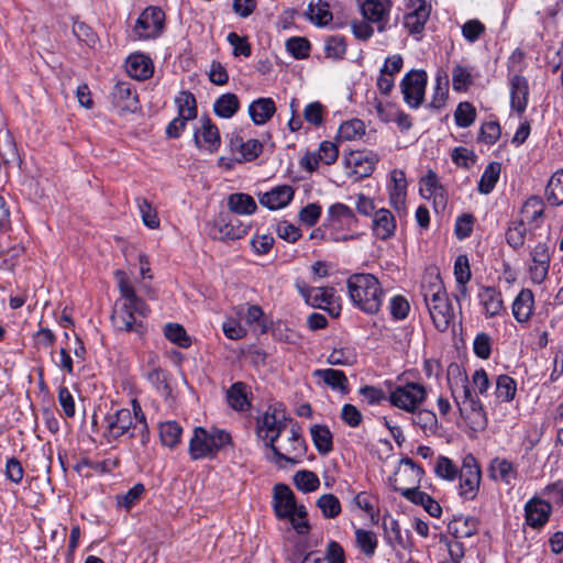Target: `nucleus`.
<instances>
[{"label":"nucleus","instance_id":"obj_53","mask_svg":"<svg viewBox=\"0 0 563 563\" xmlns=\"http://www.w3.org/2000/svg\"><path fill=\"white\" fill-rule=\"evenodd\" d=\"M136 203L143 220V223L150 229L159 227V219L156 209L146 198H136Z\"/></svg>","mask_w":563,"mask_h":563},{"label":"nucleus","instance_id":"obj_17","mask_svg":"<svg viewBox=\"0 0 563 563\" xmlns=\"http://www.w3.org/2000/svg\"><path fill=\"white\" fill-rule=\"evenodd\" d=\"M229 148L235 156L236 162H252L263 152V144L256 139L244 141L239 134H231Z\"/></svg>","mask_w":563,"mask_h":563},{"label":"nucleus","instance_id":"obj_28","mask_svg":"<svg viewBox=\"0 0 563 563\" xmlns=\"http://www.w3.org/2000/svg\"><path fill=\"white\" fill-rule=\"evenodd\" d=\"M383 527L387 542L395 547L398 545L401 549L408 550L411 548L412 542L410 539L409 531L402 533L399 522L394 518H384Z\"/></svg>","mask_w":563,"mask_h":563},{"label":"nucleus","instance_id":"obj_42","mask_svg":"<svg viewBox=\"0 0 563 563\" xmlns=\"http://www.w3.org/2000/svg\"><path fill=\"white\" fill-rule=\"evenodd\" d=\"M183 428L176 421H165L159 424V438L165 446L174 449L180 442Z\"/></svg>","mask_w":563,"mask_h":563},{"label":"nucleus","instance_id":"obj_54","mask_svg":"<svg viewBox=\"0 0 563 563\" xmlns=\"http://www.w3.org/2000/svg\"><path fill=\"white\" fill-rule=\"evenodd\" d=\"M165 336L180 347H188L191 344L190 338L187 335L183 325L178 323H167L164 330Z\"/></svg>","mask_w":563,"mask_h":563},{"label":"nucleus","instance_id":"obj_16","mask_svg":"<svg viewBox=\"0 0 563 563\" xmlns=\"http://www.w3.org/2000/svg\"><path fill=\"white\" fill-rule=\"evenodd\" d=\"M404 25L410 34H420L428 21L431 5L427 0H410Z\"/></svg>","mask_w":563,"mask_h":563},{"label":"nucleus","instance_id":"obj_39","mask_svg":"<svg viewBox=\"0 0 563 563\" xmlns=\"http://www.w3.org/2000/svg\"><path fill=\"white\" fill-rule=\"evenodd\" d=\"M448 529L457 539L471 538L477 532V521L472 517L460 516L449 523Z\"/></svg>","mask_w":563,"mask_h":563},{"label":"nucleus","instance_id":"obj_7","mask_svg":"<svg viewBox=\"0 0 563 563\" xmlns=\"http://www.w3.org/2000/svg\"><path fill=\"white\" fill-rule=\"evenodd\" d=\"M286 428L285 413L269 407L267 411L257 419V435L266 441V446L275 450V442Z\"/></svg>","mask_w":563,"mask_h":563},{"label":"nucleus","instance_id":"obj_1","mask_svg":"<svg viewBox=\"0 0 563 563\" xmlns=\"http://www.w3.org/2000/svg\"><path fill=\"white\" fill-rule=\"evenodd\" d=\"M114 276L121 298L112 312V324L117 331L143 333L145 328L142 319L147 314V306L136 295L132 283L123 271H115Z\"/></svg>","mask_w":563,"mask_h":563},{"label":"nucleus","instance_id":"obj_62","mask_svg":"<svg viewBox=\"0 0 563 563\" xmlns=\"http://www.w3.org/2000/svg\"><path fill=\"white\" fill-rule=\"evenodd\" d=\"M309 16L317 25H327L332 20V13L327 3L310 4Z\"/></svg>","mask_w":563,"mask_h":563},{"label":"nucleus","instance_id":"obj_13","mask_svg":"<svg viewBox=\"0 0 563 563\" xmlns=\"http://www.w3.org/2000/svg\"><path fill=\"white\" fill-rule=\"evenodd\" d=\"M247 225L236 217L220 214L210 229V236L214 240H239L247 233Z\"/></svg>","mask_w":563,"mask_h":563},{"label":"nucleus","instance_id":"obj_9","mask_svg":"<svg viewBox=\"0 0 563 563\" xmlns=\"http://www.w3.org/2000/svg\"><path fill=\"white\" fill-rule=\"evenodd\" d=\"M427 73L424 70H410L400 82L404 99L410 108L417 109L423 102L427 86Z\"/></svg>","mask_w":563,"mask_h":563},{"label":"nucleus","instance_id":"obj_55","mask_svg":"<svg viewBox=\"0 0 563 563\" xmlns=\"http://www.w3.org/2000/svg\"><path fill=\"white\" fill-rule=\"evenodd\" d=\"M286 49L296 59H303L309 56L311 45L306 37L294 36L287 40Z\"/></svg>","mask_w":563,"mask_h":563},{"label":"nucleus","instance_id":"obj_58","mask_svg":"<svg viewBox=\"0 0 563 563\" xmlns=\"http://www.w3.org/2000/svg\"><path fill=\"white\" fill-rule=\"evenodd\" d=\"M449 84L446 77H442L440 74L435 78V87L432 96L430 106L434 109H441L446 101L449 92Z\"/></svg>","mask_w":563,"mask_h":563},{"label":"nucleus","instance_id":"obj_5","mask_svg":"<svg viewBox=\"0 0 563 563\" xmlns=\"http://www.w3.org/2000/svg\"><path fill=\"white\" fill-rule=\"evenodd\" d=\"M231 443V435L222 429L207 430L196 427L189 442V455L192 460L213 457L225 445Z\"/></svg>","mask_w":563,"mask_h":563},{"label":"nucleus","instance_id":"obj_35","mask_svg":"<svg viewBox=\"0 0 563 563\" xmlns=\"http://www.w3.org/2000/svg\"><path fill=\"white\" fill-rule=\"evenodd\" d=\"M247 388L245 383L236 382L228 389V402L234 410L244 411L251 407L247 398Z\"/></svg>","mask_w":563,"mask_h":563},{"label":"nucleus","instance_id":"obj_48","mask_svg":"<svg viewBox=\"0 0 563 563\" xmlns=\"http://www.w3.org/2000/svg\"><path fill=\"white\" fill-rule=\"evenodd\" d=\"M113 97L120 101H125L124 108L126 109L134 111L137 107V95L130 82H118L113 89Z\"/></svg>","mask_w":563,"mask_h":563},{"label":"nucleus","instance_id":"obj_63","mask_svg":"<svg viewBox=\"0 0 563 563\" xmlns=\"http://www.w3.org/2000/svg\"><path fill=\"white\" fill-rule=\"evenodd\" d=\"M485 32V25L479 20H468L462 26V34L470 43L476 42Z\"/></svg>","mask_w":563,"mask_h":563},{"label":"nucleus","instance_id":"obj_10","mask_svg":"<svg viewBox=\"0 0 563 563\" xmlns=\"http://www.w3.org/2000/svg\"><path fill=\"white\" fill-rule=\"evenodd\" d=\"M164 22V11L158 7H148L136 20L134 30L140 38H155L162 33Z\"/></svg>","mask_w":563,"mask_h":563},{"label":"nucleus","instance_id":"obj_61","mask_svg":"<svg viewBox=\"0 0 563 563\" xmlns=\"http://www.w3.org/2000/svg\"><path fill=\"white\" fill-rule=\"evenodd\" d=\"M434 472L439 477L452 481L457 474V468L446 456H439L435 463Z\"/></svg>","mask_w":563,"mask_h":563},{"label":"nucleus","instance_id":"obj_37","mask_svg":"<svg viewBox=\"0 0 563 563\" xmlns=\"http://www.w3.org/2000/svg\"><path fill=\"white\" fill-rule=\"evenodd\" d=\"M240 109V101L235 93L221 95L213 103L214 113L223 119L232 118Z\"/></svg>","mask_w":563,"mask_h":563},{"label":"nucleus","instance_id":"obj_57","mask_svg":"<svg viewBox=\"0 0 563 563\" xmlns=\"http://www.w3.org/2000/svg\"><path fill=\"white\" fill-rule=\"evenodd\" d=\"M324 52L328 58H342L346 52L345 38L340 35H333L328 37L324 45Z\"/></svg>","mask_w":563,"mask_h":563},{"label":"nucleus","instance_id":"obj_64","mask_svg":"<svg viewBox=\"0 0 563 563\" xmlns=\"http://www.w3.org/2000/svg\"><path fill=\"white\" fill-rule=\"evenodd\" d=\"M471 85L470 71L461 66L456 65L452 70V86L455 91H463Z\"/></svg>","mask_w":563,"mask_h":563},{"label":"nucleus","instance_id":"obj_2","mask_svg":"<svg viewBox=\"0 0 563 563\" xmlns=\"http://www.w3.org/2000/svg\"><path fill=\"white\" fill-rule=\"evenodd\" d=\"M106 428L103 438L112 443L126 437L137 439L141 445L146 446L150 441V430L146 417L136 399L132 400V408L118 409L104 417Z\"/></svg>","mask_w":563,"mask_h":563},{"label":"nucleus","instance_id":"obj_31","mask_svg":"<svg viewBox=\"0 0 563 563\" xmlns=\"http://www.w3.org/2000/svg\"><path fill=\"white\" fill-rule=\"evenodd\" d=\"M275 112L276 107L272 98H258L249 106V114L256 125L268 122Z\"/></svg>","mask_w":563,"mask_h":563},{"label":"nucleus","instance_id":"obj_22","mask_svg":"<svg viewBox=\"0 0 563 563\" xmlns=\"http://www.w3.org/2000/svg\"><path fill=\"white\" fill-rule=\"evenodd\" d=\"M377 163L376 155L372 153L353 151L345 157V164L357 179L368 177Z\"/></svg>","mask_w":563,"mask_h":563},{"label":"nucleus","instance_id":"obj_36","mask_svg":"<svg viewBox=\"0 0 563 563\" xmlns=\"http://www.w3.org/2000/svg\"><path fill=\"white\" fill-rule=\"evenodd\" d=\"M421 291L426 305L448 295L439 274L426 276Z\"/></svg>","mask_w":563,"mask_h":563},{"label":"nucleus","instance_id":"obj_46","mask_svg":"<svg viewBox=\"0 0 563 563\" xmlns=\"http://www.w3.org/2000/svg\"><path fill=\"white\" fill-rule=\"evenodd\" d=\"M454 276L460 286V292L466 295V284L470 282L472 273L466 255H460L454 263Z\"/></svg>","mask_w":563,"mask_h":563},{"label":"nucleus","instance_id":"obj_29","mask_svg":"<svg viewBox=\"0 0 563 563\" xmlns=\"http://www.w3.org/2000/svg\"><path fill=\"white\" fill-rule=\"evenodd\" d=\"M533 308H534L533 292L528 288L521 289L520 292L515 298L514 303H512V314H514L515 319L519 323L527 322L533 313Z\"/></svg>","mask_w":563,"mask_h":563},{"label":"nucleus","instance_id":"obj_40","mask_svg":"<svg viewBox=\"0 0 563 563\" xmlns=\"http://www.w3.org/2000/svg\"><path fill=\"white\" fill-rule=\"evenodd\" d=\"M228 207L236 214H252L256 210V202L250 195L238 192L229 196Z\"/></svg>","mask_w":563,"mask_h":563},{"label":"nucleus","instance_id":"obj_51","mask_svg":"<svg viewBox=\"0 0 563 563\" xmlns=\"http://www.w3.org/2000/svg\"><path fill=\"white\" fill-rule=\"evenodd\" d=\"M175 102L178 106V114L187 119H195L197 115V106L195 96L189 91H181L176 97Z\"/></svg>","mask_w":563,"mask_h":563},{"label":"nucleus","instance_id":"obj_34","mask_svg":"<svg viewBox=\"0 0 563 563\" xmlns=\"http://www.w3.org/2000/svg\"><path fill=\"white\" fill-rule=\"evenodd\" d=\"M126 70L132 78L146 79L153 73L152 62L142 54L131 55L126 60Z\"/></svg>","mask_w":563,"mask_h":563},{"label":"nucleus","instance_id":"obj_27","mask_svg":"<svg viewBox=\"0 0 563 563\" xmlns=\"http://www.w3.org/2000/svg\"><path fill=\"white\" fill-rule=\"evenodd\" d=\"M396 230V221L393 213L380 208L373 216V232L377 239L387 240L394 235Z\"/></svg>","mask_w":563,"mask_h":563},{"label":"nucleus","instance_id":"obj_44","mask_svg":"<svg viewBox=\"0 0 563 563\" xmlns=\"http://www.w3.org/2000/svg\"><path fill=\"white\" fill-rule=\"evenodd\" d=\"M501 166L499 163L493 162L490 163L484 170L481 180L478 183V191L484 195H488L495 188L499 175H500Z\"/></svg>","mask_w":563,"mask_h":563},{"label":"nucleus","instance_id":"obj_8","mask_svg":"<svg viewBox=\"0 0 563 563\" xmlns=\"http://www.w3.org/2000/svg\"><path fill=\"white\" fill-rule=\"evenodd\" d=\"M422 475V467L417 465L413 460L405 457L400 461L399 467L390 478V483L395 490L405 496L407 490H412L419 486Z\"/></svg>","mask_w":563,"mask_h":563},{"label":"nucleus","instance_id":"obj_20","mask_svg":"<svg viewBox=\"0 0 563 563\" xmlns=\"http://www.w3.org/2000/svg\"><path fill=\"white\" fill-rule=\"evenodd\" d=\"M200 121L201 129L195 132V143L198 148L213 153L221 143L219 130L209 117H202Z\"/></svg>","mask_w":563,"mask_h":563},{"label":"nucleus","instance_id":"obj_50","mask_svg":"<svg viewBox=\"0 0 563 563\" xmlns=\"http://www.w3.org/2000/svg\"><path fill=\"white\" fill-rule=\"evenodd\" d=\"M355 539L357 547L366 556L374 555L378 544V540L373 531L356 529Z\"/></svg>","mask_w":563,"mask_h":563},{"label":"nucleus","instance_id":"obj_52","mask_svg":"<svg viewBox=\"0 0 563 563\" xmlns=\"http://www.w3.org/2000/svg\"><path fill=\"white\" fill-rule=\"evenodd\" d=\"M526 231L523 219L512 221L506 232L507 243L515 250L520 249L525 243Z\"/></svg>","mask_w":563,"mask_h":563},{"label":"nucleus","instance_id":"obj_59","mask_svg":"<svg viewBox=\"0 0 563 563\" xmlns=\"http://www.w3.org/2000/svg\"><path fill=\"white\" fill-rule=\"evenodd\" d=\"M364 132V123L357 119L346 121L339 128V135L343 140H354L361 137Z\"/></svg>","mask_w":563,"mask_h":563},{"label":"nucleus","instance_id":"obj_19","mask_svg":"<svg viewBox=\"0 0 563 563\" xmlns=\"http://www.w3.org/2000/svg\"><path fill=\"white\" fill-rule=\"evenodd\" d=\"M508 85L510 90V107L516 112L523 113L529 100L528 79L522 75L515 73L508 76Z\"/></svg>","mask_w":563,"mask_h":563},{"label":"nucleus","instance_id":"obj_32","mask_svg":"<svg viewBox=\"0 0 563 563\" xmlns=\"http://www.w3.org/2000/svg\"><path fill=\"white\" fill-rule=\"evenodd\" d=\"M407 181L405 173L400 169L391 172V186L389 187V200L391 206L400 211L405 208Z\"/></svg>","mask_w":563,"mask_h":563},{"label":"nucleus","instance_id":"obj_4","mask_svg":"<svg viewBox=\"0 0 563 563\" xmlns=\"http://www.w3.org/2000/svg\"><path fill=\"white\" fill-rule=\"evenodd\" d=\"M451 394L459 408L460 415L473 429H484L487 426L486 413L479 399L474 396L465 374H459L452 382L449 379Z\"/></svg>","mask_w":563,"mask_h":563},{"label":"nucleus","instance_id":"obj_18","mask_svg":"<svg viewBox=\"0 0 563 563\" xmlns=\"http://www.w3.org/2000/svg\"><path fill=\"white\" fill-rule=\"evenodd\" d=\"M552 505L540 498L532 497L525 505L526 523L533 529H541L550 519Z\"/></svg>","mask_w":563,"mask_h":563},{"label":"nucleus","instance_id":"obj_43","mask_svg":"<svg viewBox=\"0 0 563 563\" xmlns=\"http://www.w3.org/2000/svg\"><path fill=\"white\" fill-rule=\"evenodd\" d=\"M545 197L552 206L563 205V169L558 170L550 178L545 188Z\"/></svg>","mask_w":563,"mask_h":563},{"label":"nucleus","instance_id":"obj_38","mask_svg":"<svg viewBox=\"0 0 563 563\" xmlns=\"http://www.w3.org/2000/svg\"><path fill=\"white\" fill-rule=\"evenodd\" d=\"M310 433L316 449L320 454L327 455L333 450L332 433L327 426L314 424L311 427Z\"/></svg>","mask_w":563,"mask_h":563},{"label":"nucleus","instance_id":"obj_6","mask_svg":"<svg viewBox=\"0 0 563 563\" xmlns=\"http://www.w3.org/2000/svg\"><path fill=\"white\" fill-rule=\"evenodd\" d=\"M388 385V401L391 406L409 413H416L427 398V390L419 383H407L405 385Z\"/></svg>","mask_w":563,"mask_h":563},{"label":"nucleus","instance_id":"obj_30","mask_svg":"<svg viewBox=\"0 0 563 563\" xmlns=\"http://www.w3.org/2000/svg\"><path fill=\"white\" fill-rule=\"evenodd\" d=\"M490 477L500 481L506 485H514L518 476V471L514 463L503 457H495L489 466Z\"/></svg>","mask_w":563,"mask_h":563},{"label":"nucleus","instance_id":"obj_23","mask_svg":"<svg viewBox=\"0 0 563 563\" xmlns=\"http://www.w3.org/2000/svg\"><path fill=\"white\" fill-rule=\"evenodd\" d=\"M477 298L486 318L499 316L505 310L501 292L495 287H481Z\"/></svg>","mask_w":563,"mask_h":563},{"label":"nucleus","instance_id":"obj_25","mask_svg":"<svg viewBox=\"0 0 563 563\" xmlns=\"http://www.w3.org/2000/svg\"><path fill=\"white\" fill-rule=\"evenodd\" d=\"M356 221L353 210L344 203H334L328 210L327 222L333 230L351 229Z\"/></svg>","mask_w":563,"mask_h":563},{"label":"nucleus","instance_id":"obj_47","mask_svg":"<svg viewBox=\"0 0 563 563\" xmlns=\"http://www.w3.org/2000/svg\"><path fill=\"white\" fill-rule=\"evenodd\" d=\"M294 483L297 489L303 493L314 492L320 486V481L314 472L301 470L294 476Z\"/></svg>","mask_w":563,"mask_h":563},{"label":"nucleus","instance_id":"obj_11","mask_svg":"<svg viewBox=\"0 0 563 563\" xmlns=\"http://www.w3.org/2000/svg\"><path fill=\"white\" fill-rule=\"evenodd\" d=\"M274 509L278 518L291 515H297L298 518L307 517L305 507L297 506L295 495L286 484H276L274 487Z\"/></svg>","mask_w":563,"mask_h":563},{"label":"nucleus","instance_id":"obj_49","mask_svg":"<svg viewBox=\"0 0 563 563\" xmlns=\"http://www.w3.org/2000/svg\"><path fill=\"white\" fill-rule=\"evenodd\" d=\"M317 506L324 518L333 519L341 514V504L333 494L321 495L317 500Z\"/></svg>","mask_w":563,"mask_h":563},{"label":"nucleus","instance_id":"obj_41","mask_svg":"<svg viewBox=\"0 0 563 563\" xmlns=\"http://www.w3.org/2000/svg\"><path fill=\"white\" fill-rule=\"evenodd\" d=\"M420 192L424 198L430 199L434 197V201L440 199V202L444 203L443 187L440 185L437 174L433 170H429L426 177L420 180Z\"/></svg>","mask_w":563,"mask_h":563},{"label":"nucleus","instance_id":"obj_56","mask_svg":"<svg viewBox=\"0 0 563 563\" xmlns=\"http://www.w3.org/2000/svg\"><path fill=\"white\" fill-rule=\"evenodd\" d=\"M476 118V110L470 102H461L454 113L456 125L461 128H467L472 125Z\"/></svg>","mask_w":563,"mask_h":563},{"label":"nucleus","instance_id":"obj_3","mask_svg":"<svg viewBox=\"0 0 563 563\" xmlns=\"http://www.w3.org/2000/svg\"><path fill=\"white\" fill-rule=\"evenodd\" d=\"M353 305L367 314H376L382 307L384 289L379 280L368 273L352 274L346 280Z\"/></svg>","mask_w":563,"mask_h":563},{"label":"nucleus","instance_id":"obj_14","mask_svg":"<svg viewBox=\"0 0 563 563\" xmlns=\"http://www.w3.org/2000/svg\"><path fill=\"white\" fill-rule=\"evenodd\" d=\"M481 483V470L473 456L464 460L460 471V494L465 499H474L477 495Z\"/></svg>","mask_w":563,"mask_h":563},{"label":"nucleus","instance_id":"obj_24","mask_svg":"<svg viewBox=\"0 0 563 563\" xmlns=\"http://www.w3.org/2000/svg\"><path fill=\"white\" fill-rule=\"evenodd\" d=\"M389 10V0H365L361 4V11L363 16L369 22L377 23V30L379 32H383L386 29V20Z\"/></svg>","mask_w":563,"mask_h":563},{"label":"nucleus","instance_id":"obj_15","mask_svg":"<svg viewBox=\"0 0 563 563\" xmlns=\"http://www.w3.org/2000/svg\"><path fill=\"white\" fill-rule=\"evenodd\" d=\"M272 452L277 461L297 464L306 453V443L298 429L292 427L287 443L282 448L275 445Z\"/></svg>","mask_w":563,"mask_h":563},{"label":"nucleus","instance_id":"obj_12","mask_svg":"<svg viewBox=\"0 0 563 563\" xmlns=\"http://www.w3.org/2000/svg\"><path fill=\"white\" fill-rule=\"evenodd\" d=\"M302 295L311 306L325 309L332 317L340 316L341 305L333 287H309Z\"/></svg>","mask_w":563,"mask_h":563},{"label":"nucleus","instance_id":"obj_33","mask_svg":"<svg viewBox=\"0 0 563 563\" xmlns=\"http://www.w3.org/2000/svg\"><path fill=\"white\" fill-rule=\"evenodd\" d=\"M312 376L319 378L333 390H339L342 394L349 393V380L342 371L333 368L314 369Z\"/></svg>","mask_w":563,"mask_h":563},{"label":"nucleus","instance_id":"obj_21","mask_svg":"<svg viewBox=\"0 0 563 563\" xmlns=\"http://www.w3.org/2000/svg\"><path fill=\"white\" fill-rule=\"evenodd\" d=\"M427 308L434 327L441 332L446 331L454 317L448 295L427 303Z\"/></svg>","mask_w":563,"mask_h":563},{"label":"nucleus","instance_id":"obj_26","mask_svg":"<svg viewBox=\"0 0 563 563\" xmlns=\"http://www.w3.org/2000/svg\"><path fill=\"white\" fill-rule=\"evenodd\" d=\"M295 191L289 185H282L263 194L260 197L262 206L269 210H278L286 207L294 198Z\"/></svg>","mask_w":563,"mask_h":563},{"label":"nucleus","instance_id":"obj_45","mask_svg":"<svg viewBox=\"0 0 563 563\" xmlns=\"http://www.w3.org/2000/svg\"><path fill=\"white\" fill-rule=\"evenodd\" d=\"M517 383L508 375H499L496 379V398L500 401L509 402L515 398Z\"/></svg>","mask_w":563,"mask_h":563},{"label":"nucleus","instance_id":"obj_60","mask_svg":"<svg viewBox=\"0 0 563 563\" xmlns=\"http://www.w3.org/2000/svg\"><path fill=\"white\" fill-rule=\"evenodd\" d=\"M473 351L482 360L489 358L492 354V338L485 332L478 333L473 342Z\"/></svg>","mask_w":563,"mask_h":563}]
</instances>
